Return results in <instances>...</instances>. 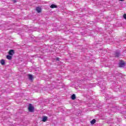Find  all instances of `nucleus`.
Wrapping results in <instances>:
<instances>
[{
	"label": "nucleus",
	"instance_id": "f257e3e1",
	"mask_svg": "<svg viewBox=\"0 0 126 126\" xmlns=\"http://www.w3.org/2000/svg\"><path fill=\"white\" fill-rule=\"evenodd\" d=\"M28 110L29 112H31V113H32V112H34V107H33V105H32V104H30L29 105Z\"/></svg>",
	"mask_w": 126,
	"mask_h": 126
},
{
	"label": "nucleus",
	"instance_id": "f03ea898",
	"mask_svg": "<svg viewBox=\"0 0 126 126\" xmlns=\"http://www.w3.org/2000/svg\"><path fill=\"white\" fill-rule=\"evenodd\" d=\"M120 56H121V52H120V51L116 50L115 52V58H119V57H120Z\"/></svg>",
	"mask_w": 126,
	"mask_h": 126
},
{
	"label": "nucleus",
	"instance_id": "7ed1b4c3",
	"mask_svg": "<svg viewBox=\"0 0 126 126\" xmlns=\"http://www.w3.org/2000/svg\"><path fill=\"white\" fill-rule=\"evenodd\" d=\"M120 67H125L126 64L124 62H121L119 63Z\"/></svg>",
	"mask_w": 126,
	"mask_h": 126
},
{
	"label": "nucleus",
	"instance_id": "20e7f679",
	"mask_svg": "<svg viewBox=\"0 0 126 126\" xmlns=\"http://www.w3.org/2000/svg\"><path fill=\"white\" fill-rule=\"evenodd\" d=\"M14 51L12 49L10 50L9 52H8V54L10 56H13V55H14Z\"/></svg>",
	"mask_w": 126,
	"mask_h": 126
},
{
	"label": "nucleus",
	"instance_id": "39448f33",
	"mask_svg": "<svg viewBox=\"0 0 126 126\" xmlns=\"http://www.w3.org/2000/svg\"><path fill=\"white\" fill-rule=\"evenodd\" d=\"M0 63H1L2 65H4V64H5V60L4 59L1 60L0 61Z\"/></svg>",
	"mask_w": 126,
	"mask_h": 126
},
{
	"label": "nucleus",
	"instance_id": "423d86ee",
	"mask_svg": "<svg viewBox=\"0 0 126 126\" xmlns=\"http://www.w3.org/2000/svg\"><path fill=\"white\" fill-rule=\"evenodd\" d=\"M47 120H48V117L47 116H43L42 117V122L45 123V122H47Z\"/></svg>",
	"mask_w": 126,
	"mask_h": 126
},
{
	"label": "nucleus",
	"instance_id": "0eeeda50",
	"mask_svg": "<svg viewBox=\"0 0 126 126\" xmlns=\"http://www.w3.org/2000/svg\"><path fill=\"white\" fill-rule=\"evenodd\" d=\"M33 75L31 74L29 75V79L31 80V81H33Z\"/></svg>",
	"mask_w": 126,
	"mask_h": 126
},
{
	"label": "nucleus",
	"instance_id": "6e6552de",
	"mask_svg": "<svg viewBox=\"0 0 126 126\" xmlns=\"http://www.w3.org/2000/svg\"><path fill=\"white\" fill-rule=\"evenodd\" d=\"M36 10L38 13H40L41 12V8L40 7H37L36 8Z\"/></svg>",
	"mask_w": 126,
	"mask_h": 126
},
{
	"label": "nucleus",
	"instance_id": "1a4fd4ad",
	"mask_svg": "<svg viewBox=\"0 0 126 126\" xmlns=\"http://www.w3.org/2000/svg\"><path fill=\"white\" fill-rule=\"evenodd\" d=\"M71 99H72V100H75V99H76V96L75 95V94H73L71 96Z\"/></svg>",
	"mask_w": 126,
	"mask_h": 126
},
{
	"label": "nucleus",
	"instance_id": "9d476101",
	"mask_svg": "<svg viewBox=\"0 0 126 126\" xmlns=\"http://www.w3.org/2000/svg\"><path fill=\"white\" fill-rule=\"evenodd\" d=\"M51 8H57L58 7V6L57 5L52 4L50 6Z\"/></svg>",
	"mask_w": 126,
	"mask_h": 126
},
{
	"label": "nucleus",
	"instance_id": "9b49d317",
	"mask_svg": "<svg viewBox=\"0 0 126 126\" xmlns=\"http://www.w3.org/2000/svg\"><path fill=\"white\" fill-rule=\"evenodd\" d=\"M6 59H7V60H10L12 59V57H11L10 55H7Z\"/></svg>",
	"mask_w": 126,
	"mask_h": 126
},
{
	"label": "nucleus",
	"instance_id": "f8f14e48",
	"mask_svg": "<svg viewBox=\"0 0 126 126\" xmlns=\"http://www.w3.org/2000/svg\"><path fill=\"white\" fill-rule=\"evenodd\" d=\"M95 123H96V120L95 119H93V120H92L91 121V125H94V124H95Z\"/></svg>",
	"mask_w": 126,
	"mask_h": 126
},
{
	"label": "nucleus",
	"instance_id": "ddd939ff",
	"mask_svg": "<svg viewBox=\"0 0 126 126\" xmlns=\"http://www.w3.org/2000/svg\"><path fill=\"white\" fill-rule=\"evenodd\" d=\"M123 18H124V19H126V14H125L123 15Z\"/></svg>",
	"mask_w": 126,
	"mask_h": 126
},
{
	"label": "nucleus",
	"instance_id": "4468645a",
	"mask_svg": "<svg viewBox=\"0 0 126 126\" xmlns=\"http://www.w3.org/2000/svg\"><path fill=\"white\" fill-rule=\"evenodd\" d=\"M56 61H60V58H56Z\"/></svg>",
	"mask_w": 126,
	"mask_h": 126
},
{
	"label": "nucleus",
	"instance_id": "2eb2a0df",
	"mask_svg": "<svg viewBox=\"0 0 126 126\" xmlns=\"http://www.w3.org/2000/svg\"><path fill=\"white\" fill-rule=\"evenodd\" d=\"M13 1V2H17L16 0H12Z\"/></svg>",
	"mask_w": 126,
	"mask_h": 126
},
{
	"label": "nucleus",
	"instance_id": "dca6fc26",
	"mask_svg": "<svg viewBox=\"0 0 126 126\" xmlns=\"http://www.w3.org/2000/svg\"><path fill=\"white\" fill-rule=\"evenodd\" d=\"M120 1H124V0H119Z\"/></svg>",
	"mask_w": 126,
	"mask_h": 126
},
{
	"label": "nucleus",
	"instance_id": "f3484780",
	"mask_svg": "<svg viewBox=\"0 0 126 126\" xmlns=\"http://www.w3.org/2000/svg\"><path fill=\"white\" fill-rule=\"evenodd\" d=\"M103 90H104L105 89V87H104V88H102Z\"/></svg>",
	"mask_w": 126,
	"mask_h": 126
}]
</instances>
